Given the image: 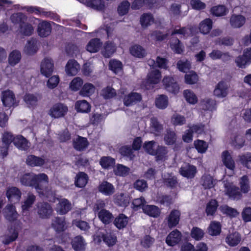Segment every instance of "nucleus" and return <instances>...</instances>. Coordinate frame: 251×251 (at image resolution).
<instances>
[{
	"instance_id": "nucleus-15",
	"label": "nucleus",
	"mask_w": 251,
	"mask_h": 251,
	"mask_svg": "<svg viewBox=\"0 0 251 251\" xmlns=\"http://www.w3.org/2000/svg\"><path fill=\"white\" fill-rule=\"evenodd\" d=\"M51 31V25L47 21H42L38 24L37 32L41 37H46L50 35Z\"/></svg>"
},
{
	"instance_id": "nucleus-11",
	"label": "nucleus",
	"mask_w": 251,
	"mask_h": 251,
	"mask_svg": "<svg viewBox=\"0 0 251 251\" xmlns=\"http://www.w3.org/2000/svg\"><path fill=\"white\" fill-rule=\"evenodd\" d=\"M129 217L123 213H120L113 221L114 226L119 230L123 229L127 226L129 222Z\"/></svg>"
},
{
	"instance_id": "nucleus-59",
	"label": "nucleus",
	"mask_w": 251,
	"mask_h": 251,
	"mask_svg": "<svg viewBox=\"0 0 251 251\" xmlns=\"http://www.w3.org/2000/svg\"><path fill=\"white\" fill-rule=\"evenodd\" d=\"M19 29L21 33L25 36H31L34 31V28L32 25L28 23H25L23 25L19 26Z\"/></svg>"
},
{
	"instance_id": "nucleus-36",
	"label": "nucleus",
	"mask_w": 251,
	"mask_h": 251,
	"mask_svg": "<svg viewBox=\"0 0 251 251\" xmlns=\"http://www.w3.org/2000/svg\"><path fill=\"white\" fill-rule=\"evenodd\" d=\"M212 26V20L210 18H206L199 24V28L200 32L205 35L209 33Z\"/></svg>"
},
{
	"instance_id": "nucleus-24",
	"label": "nucleus",
	"mask_w": 251,
	"mask_h": 251,
	"mask_svg": "<svg viewBox=\"0 0 251 251\" xmlns=\"http://www.w3.org/2000/svg\"><path fill=\"white\" fill-rule=\"evenodd\" d=\"M214 95L218 98H225L227 95V87L224 81H220L216 85L213 92Z\"/></svg>"
},
{
	"instance_id": "nucleus-60",
	"label": "nucleus",
	"mask_w": 251,
	"mask_h": 251,
	"mask_svg": "<svg viewBox=\"0 0 251 251\" xmlns=\"http://www.w3.org/2000/svg\"><path fill=\"white\" fill-rule=\"evenodd\" d=\"M130 4L127 0H123L122 1L117 7V12L120 16H124L127 14L129 11Z\"/></svg>"
},
{
	"instance_id": "nucleus-17",
	"label": "nucleus",
	"mask_w": 251,
	"mask_h": 251,
	"mask_svg": "<svg viewBox=\"0 0 251 251\" xmlns=\"http://www.w3.org/2000/svg\"><path fill=\"white\" fill-rule=\"evenodd\" d=\"M98 189L100 193L107 196L112 195L115 192L114 186L107 181H102L99 185Z\"/></svg>"
},
{
	"instance_id": "nucleus-8",
	"label": "nucleus",
	"mask_w": 251,
	"mask_h": 251,
	"mask_svg": "<svg viewBox=\"0 0 251 251\" xmlns=\"http://www.w3.org/2000/svg\"><path fill=\"white\" fill-rule=\"evenodd\" d=\"M54 64L51 59L45 58L41 64V73L46 77H49L52 74Z\"/></svg>"
},
{
	"instance_id": "nucleus-47",
	"label": "nucleus",
	"mask_w": 251,
	"mask_h": 251,
	"mask_svg": "<svg viewBox=\"0 0 251 251\" xmlns=\"http://www.w3.org/2000/svg\"><path fill=\"white\" fill-rule=\"evenodd\" d=\"M153 152L154 153L152 155L155 156L157 161H162L166 159L168 151L166 147L158 145Z\"/></svg>"
},
{
	"instance_id": "nucleus-45",
	"label": "nucleus",
	"mask_w": 251,
	"mask_h": 251,
	"mask_svg": "<svg viewBox=\"0 0 251 251\" xmlns=\"http://www.w3.org/2000/svg\"><path fill=\"white\" fill-rule=\"evenodd\" d=\"M95 90L94 85L91 83L87 82L82 85L79 94L82 97H89L94 93Z\"/></svg>"
},
{
	"instance_id": "nucleus-18",
	"label": "nucleus",
	"mask_w": 251,
	"mask_h": 251,
	"mask_svg": "<svg viewBox=\"0 0 251 251\" xmlns=\"http://www.w3.org/2000/svg\"><path fill=\"white\" fill-rule=\"evenodd\" d=\"M80 69V65L75 59H70L65 67L66 74L69 75H76Z\"/></svg>"
},
{
	"instance_id": "nucleus-34",
	"label": "nucleus",
	"mask_w": 251,
	"mask_h": 251,
	"mask_svg": "<svg viewBox=\"0 0 251 251\" xmlns=\"http://www.w3.org/2000/svg\"><path fill=\"white\" fill-rule=\"evenodd\" d=\"M130 54L137 58H143L146 55V50L139 45H134L129 48Z\"/></svg>"
},
{
	"instance_id": "nucleus-14",
	"label": "nucleus",
	"mask_w": 251,
	"mask_h": 251,
	"mask_svg": "<svg viewBox=\"0 0 251 251\" xmlns=\"http://www.w3.org/2000/svg\"><path fill=\"white\" fill-rule=\"evenodd\" d=\"M89 144V142L86 138L79 135L73 141L74 148L79 151H84L88 147Z\"/></svg>"
},
{
	"instance_id": "nucleus-51",
	"label": "nucleus",
	"mask_w": 251,
	"mask_h": 251,
	"mask_svg": "<svg viewBox=\"0 0 251 251\" xmlns=\"http://www.w3.org/2000/svg\"><path fill=\"white\" fill-rule=\"evenodd\" d=\"M119 151L122 156L127 157L130 160H133L135 157L133 150L129 146L125 145L122 146L119 148Z\"/></svg>"
},
{
	"instance_id": "nucleus-55",
	"label": "nucleus",
	"mask_w": 251,
	"mask_h": 251,
	"mask_svg": "<svg viewBox=\"0 0 251 251\" xmlns=\"http://www.w3.org/2000/svg\"><path fill=\"white\" fill-rule=\"evenodd\" d=\"M198 80V75L194 71H190L184 75V82L187 84H195Z\"/></svg>"
},
{
	"instance_id": "nucleus-49",
	"label": "nucleus",
	"mask_w": 251,
	"mask_h": 251,
	"mask_svg": "<svg viewBox=\"0 0 251 251\" xmlns=\"http://www.w3.org/2000/svg\"><path fill=\"white\" fill-rule=\"evenodd\" d=\"M218 206V202L216 200H211L206 205L205 213L206 215L207 216L214 215Z\"/></svg>"
},
{
	"instance_id": "nucleus-2",
	"label": "nucleus",
	"mask_w": 251,
	"mask_h": 251,
	"mask_svg": "<svg viewBox=\"0 0 251 251\" xmlns=\"http://www.w3.org/2000/svg\"><path fill=\"white\" fill-rule=\"evenodd\" d=\"M164 89L168 93L177 95L180 90V86L176 79L172 76H165L162 81Z\"/></svg>"
},
{
	"instance_id": "nucleus-28",
	"label": "nucleus",
	"mask_w": 251,
	"mask_h": 251,
	"mask_svg": "<svg viewBox=\"0 0 251 251\" xmlns=\"http://www.w3.org/2000/svg\"><path fill=\"white\" fill-rule=\"evenodd\" d=\"M13 144L17 148L23 151H27L29 148L27 140L22 135H18L15 137Z\"/></svg>"
},
{
	"instance_id": "nucleus-58",
	"label": "nucleus",
	"mask_w": 251,
	"mask_h": 251,
	"mask_svg": "<svg viewBox=\"0 0 251 251\" xmlns=\"http://www.w3.org/2000/svg\"><path fill=\"white\" fill-rule=\"evenodd\" d=\"M183 95L186 101L191 104H195L198 102V98L196 94L191 90H185Z\"/></svg>"
},
{
	"instance_id": "nucleus-3",
	"label": "nucleus",
	"mask_w": 251,
	"mask_h": 251,
	"mask_svg": "<svg viewBox=\"0 0 251 251\" xmlns=\"http://www.w3.org/2000/svg\"><path fill=\"white\" fill-rule=\"evenodd\" d=\"M68 111L67 106L61 102L54 104L50 108L49 114L52 118L58 119L64 117Z\"/></svg>"
},
{
	"instance_id": "nucleus-30",
	"label": "nucleus",
	"mask_w": 251,
	"mask_h": 251,
	"mask_svg": "<svg viewBox=\"0 0 251 251\" xmlns=\"http://www.w3.org/2000/svg\"><path fill=\"white\" fill-rule=\"evenodd\" d=\"M98 217L101 222L105 225L110 224L114 220L113 214L105 209H101L98 213Z\"/></svg>"
},
{
	"instance_id": "nucleus-57",
	"label": "nucleus",
	"mask_w": 251,
	"mask_h": 251,
	"mask_svg": "<svg viewBox=\"0 0 251 251\" xmlns=\"http://www.w3.org/2000/svg\"><path fill=\"white\" fill-rule=\"evenodd\" d=\"M220 210L223 214L226 215L231 218L236 217L239 214L236 209L232 208L227 205L221 206Z\"/></svg>"
},
{
	"instance_id": "nucleus-50",
	"label": "nucleus",
	"mask_w": 251,
	"mask_h": 251,
	"mask_svg": "<svg viewBox=\"0 0 251 251\" xmlns=\"http://www.w3.org/2000/svg\"><path fill=\"white\" fill-rule=\"evenodd\" d=\"M21 53L18 50H15L12 51L8 56V63L11 66L17 64L21 59Z\"/></svg>"
},
{
	"instance_id": "nucleus-46",
	"label": "nucleus",
	"mask_w": 251,
	"mask_h": 251,
	"mask_svg": "<svg viewBox=\"0 0 251 251\" xmlns=\"http://www.w3.org/2000/svg\"><path fill=\"white\" fill-rule=\"evenodd\" d=\"M201 184L204 189L214 187L215 183L213 177L210 175H204L201 178Z\"/></svg>"
},
{
	"instance_id": "nucleus-22",
	"label": "nucleus",
	"mask_w": 251,
	"mask_h": 251,
	"mask_svg": "<svg viewBox=\"0 0 251 251\" xmlns=\"http://www.w3.org/2000/svg\"><path fill=\"white\" fill-rule=\"evenodd\" d=\"M180 174L184 177L193 178L197 173L196 167L188 164L185 167H181L179 170Z\"/></svg>"
},
{
	"instance_id": "nucleus-44",
	"label": "nucleus",
	"mask_w": 251,
	"mask_h": 251,
	"mask_svg": "<svg viewBox=\"0 0 251 251\" xmlns=\"http://www.w3.org/2000/svg\"><path fill=\"white\" fill-rule=\"evenodd\" d=\"M154 19L150 13H143L140 17V22L141 26L146 28L154 23Z\"/></svg>"
},
{
	"instance_id": "nucleus-38",
	"label": "nucleus",
	"mask_w": 251,
	"mask_h": 251,
	"mask_svg": "<svg viewBox=\"0 0 251 251\" xmlns=\"http://www.w3.org/2000/svg\"><path fill=\"white\" fill-rule=\"evenodd\" d=\"M91 105L86 100H77L75 104V108L77 112L88 113L91 110Z\"/></svg>"
},
{
	"instance_id": "nucleus-40",
	"label": "nucleus",
	"mask_w": 251,
	"mask_h": 251,
	"mask_svg": "<svg viewBox=\"0 0 251 251\" xmlns=\"http://www.w3.org/2000/svg\"><path fill=\"white\" fill-rule=\"evenodd\" d=\"M66 225L64 217H55L52 221L51 225L55 231L60 233L65 230V226Z\"/></svg>"
},
{
	"instance_id": "nucleus-52",
	"label": "nucleus",
	"mask_w": 251,
	"mask_h": 251,
	"mask_svg": "<svg viewBox=\"0 0 251 251\" xmlns=\"http://www.w3.org/2000/svg\"><path fill=\"white\" fill-rule=\"evenodd\" d=\"M27 17L22 12L14 13L11 16V20L14 24L23 25L27 21Z\"/></svg>"
},
{
	"instance_id": "nucleus-32",
	"label": "nucleus",
	"mask_w": 251,
	"mask_h": 251,
	"mask_svg": "<svg viewBox=\"0 0 251 251\" xmlns=\"http://www.w3.org/2000/svg\"><path fill=\"white\" fill-rule=\"evenodd\" d=\"M246 22V18L241 15L233 14L230 19L231 26L234 28H240Z\"/></svg>"
},
{
	"instance_id": "nucleus-25",
	"label": "nucleus",
	"mask_w": 251,
	"mask_h": 251,
	"mask_svg": "<svg viewBox=\"0 0 251 251\" xmlns=\"http://www.w3.org/2000/svg\"><path fill=\"white\" fill-rule=\"evenodd\" d=\"M222 158L224 165L227 169L231 170H234L235 163L228 151H225L222 152Z\"/></svg>"
},
{
	"instance_id": "nucleus-6",
	"label": "nucleus",
	"mask_w": 251,
	"mask_h": 251,
	"mask_svg": "<svg viewBox=\"0 0 251 251\" xmlns=\"http://www.w3.org/2000/svg\"><path fill=\"white\" fill-rule=\"evenodd\" d=\"M180 216L181 213L179 210L177 209L171 210L166 219L168 227L170 229L176 227L180 221Z\"/></svg>"
},
{
	"instance_id": "nucleus-29",
	"label": "nucleus",
	"mask_w": 251,
	"mask_h": 251,
	"mask_svg": "<svg viewBox=\"0 0 251 251\" xmlns=\"http://www.w3.org/2000/svg\"><path fill=\"white\" fill-rule=\"evenodd\" d=\"M26 163L32 167L42 166L45 164V160L41 157L30 154L27 156Z\"/></svg>"
},
{
	"instance_id": "nucleus-61",
	"label": "nucleus",
	"mask_w": 251,
	"mask_h": 251,
	"mask_svg": "<svg viewBox=\"0 0 251 251\" xmlns=\"http://www.w3.org/2000/svg\"><path fill=\"white\" fill-rule=\"evenodd\" d=\"M130 169L123 164H118L114 170L115 174L120 176H126L129 174Z\"/></svg>"
},
{
	"instance_id": "nucleus-64",
	"label": "nucleus",
	"mask_w": 251,
	"mask_h": 251,
	"mask_svg": "<svg viewBox=\"0 0 251 251\" xmlns=\"http://www.w3.org/2000/svg\"><path fill=\"white\" fill-rule=\"evenodd\" d=\"M83 83L82 78L79 77H75L70 82V88L71 90L76 92L81 88Z\"/></svg>"
},
{
	"instance_id": "nucleus-54",
	"label": "nucleus",
	"mask_w": 251,
	"mask_h": 251,
	"mask_svg": "<svg viewBox=\"0 0 251 251\" xmlns=\"http://www.w3.org/2000/svg\"><path fill=\"white\" fill-rule=\"evenodd\" d=\"M239 185L241 193L246 194L250 190L249 179L247 175L242 176L239 180Z\"/></svg>"
},
{
	"instance_id": "nucleus-12",
	"label": "nucleus",
	"mask_w": 251,
	"mask_h": 251,
	"mask_svg": "<svg viewBox=\"0 0 251 251\" xmlns=\"http://www.w3.org/2000/svg\"><path fill=\"white\" fill-rule=\"evenodd\" d=\"M1 100L3 104L10 108L14 105L16 103V99L14 93L10 90L4 91L2 93Z\"/></svg>"
},
{
	"instance_id": "nucleus-42",
	"label": "nucleus",
	"mask_w": 251,
	"mask_h": 251,
	"mask_svg": "<svg viewBox=\"0 0 251 251\" xmlns=\"http://www.w3.org/2000/svg\"><path fill=\"white\" fill-rule=\"evenodd\" d=\"M169 104L168 97L164 94L159 95L155 98V106L160 109H165L167 107Z\"/></svg>"
},
{
	"instance_id": "nucleus-31",
	"label": "nucleus",
	"mask_w": 251,
	"mask_h": 251,
	"mask_svg": "<svg viewBox=\"0 0 251 251\" xmlns=\"http://www.w3.org/2000/svg\"><path fill=\"white\" fill-rule=\"evenodd\" d=\"M116 47L114 43L112 42L107 41L104 44L101 54L105 58H109L116 51Z\"/></svg>"
},
{
	"instance_id": "nucleus-27",
	"label": "nucleus",
	"mask_w": 251,
	"mask_h": 251,
	"mask_svg": "<svg viewBox=\"0 0 251 251\" xmlns=\"http://www.w3.org/2000/svg\"><path fill=\"white\" fill-rule=\"evenodd\" d=\"M8 233L4 235V239L2 241V243L5 245H8L15 241L19 235L18 230L12 227L8 228Z\"/></svg>"
},
{
	"instance_id": "nucleus-53",
	"label": "nucleus",
	"mask_w": 251,
	"mask_h": 251,
	"mask_svg": "<svg viewBox=\"0 0 251 251\" xmlns=\"http://www.w3.org/2000/svg\"><path fill=\"white\" fill-rule=\"evenodd\" d=\"M115 164V160L110 156H102L100 160V164L105 169L111 168Z\"/></svg>"
},
{
	"instance_id": "nucleus-26",
	"label": "nucleus",
	"mask_w": 251,
	"mask_h": 251,
	"mask_svg": "<svg viewBox=\"0 0 251 251\" xmlns=\"http://www.w3.org/2000/svg\"><path fill=\"white\" fill-rule=\"evenodd\" d=\"M241 241V235L237 231L227 234L226 238V243L230 247L237 246Z\"/></svg>"
},
{
	"instance_id": "nucleus-9",
	"label": "nucleus",
	"mask_w": 251,
	"mask_h": 251,
	"mask_svg": "<svg viewBox=\"0 0 251 251\" xmlns=\"http://www.w3.org/2000/svg\"><path fill=\"white\" fill-rule=\"evenodd\" d=\"M72 248L75 251H85L87 243L81 235H77L74 237L71 241Z\"/></svg>"
},
{
	"instance_id": "nucleus-48",
	"label": "nucleus",
	"mask_w": 251,
	"mask_h": 251,
	"mask_svg": "<svg viewBox=\"0 0 251 251\" xmlns=\"http://www.w3.org/2000/svg\"><path fill=\"white\" fill-rule=\"evenodd\" d=\"M222 226L219 222L211 221L208 228V233L212 236L219 235L221 232Z\"/></svg>"
},
{
	"instance_id": "nucleus-1",
	"label": "nucleus",
	"mask_w": 251,
	"mask_h": 251,
	"mask_svg": "<svg viewBox=\"0 0 251 251\" xmlns=\"http://www.w3.org/2000/svg\"><path fill=\"white\" fill-rule=\"evenodd\" d=\"M22 185L34 188L40 197L45 195L48 189L49 177L45 173L37 175L34 173H25L20 177Z\"/></svg>"
},
{
	"instance_id": "nucleus-63",
	"label": "nucleus",
	"mask_w": 251,
	"mask_h": 251,
	"mask_svg": "<svg viewBox=\"0 0 251 251\" xmlns=\"http://www.w3.org/2000/svg\"><path fill=\"white\" fill-rule=\"evenodd\" d=\"M194 145L198 152L201 153H205L208 147V144L205 141L200 139L195 140Z\"/></svg>"
},
{
	"instance_id": "nucleus-13",
	"label": "nucleus",
	"mask_w": 251,
	"mask_h": 251,
	"mask_svg": "<svg viewBox=\"0 0 251 251\" xmlns=\"http://www.w3.org/2000/svg\"><path fill=\"white\" fill-rule=\"evenodd\" d=\"M56 211L60 215H65L72 209V204L67 199H61L57 204Z\"/></svg>"
},
{
	"instance_id": "nucleus-62",
	"label": "nucleus",
	"mask_w": 251,
	"mask_h": 251,
	"mask_svg": "<svg viewBox=\"0 0 251 251\" xmlns=\"http://www.w3.org/2000/svg\"><path fill=\"white\" fill-rule=\"evenodd\" d=\"M241 164L248 169H251V153L247 152L239 156Z\"/></svg>"
},
{
	"instance_id": "nucleus-16",
	"label": "nucleus",
	"mask_w": 251,
	"mask_h": 251,
	"mask_svg": "<svg viewBox=\"0 0 251 251\" xmlns=\"http://www.w3.org/2000/svg\"><path fill=\"white\" fill-rule=\"evenodd\" d=\"M142 98L140 94L137 92H131L124 97V104L126 106H129L140 101Z\"/></svg>"
},
{
	"instance_id": "nucleus-35",
	"label": "nucleus",
	"mask_w": 251,
	"mask_h": 251,
	"mask_svg": "<svg viewBox=\"0 0 251 251\" xmlns=\"http://www.w3.org/2000/svg\"><path fill=\"white\" fill-rule=\"evenodd\" d=\"M245 143V139L242 134L237 133L231 139V145L236 149H240L243 148Z\"/></svg>"
},
{
	"instance_id": "nucleus-43",
	"label": "nucleus",
	"mask_w": 251,
	"mask_h": 251,
	"mask_svg": "<svg viewBox=\"0 0 251 251\" xmlns=\"http://www.w3.org/2000/svg\"><path fill=\"white\" fill-rule=\"evenodd\" d=\"M143 211L150 217L156 218L160 214L159 208L153 205H146L143 207Z\"/></svg>"
},
{
	"instance_id": "nucleus-23",
	"label": "nucleus",
	"mask_w": 251,
	"mask_h": 251,
	"mask_svg": "<svg viewBox=\"0 0 251 251\" xmlns=\"http://www.w3.org/2000/svg\"><path fill=\"white\" fill-rule=\"evenodd\" d=\"M89 177L84 172H79L76 175L75 180V185L77 188H83L88 183Z\"/></svg>"
},
{
	"instance_id": "nucleus-5",
	"label": "nucleus",
	"mask_w": 251,
	"mask_h": 251,
	"mask_svg": "<svg viewBox=\"0 0 251 251\" xmlns=\"http://www.w3.org/2000/svg\"><path fill=\"white\" fill-rule=\"evenodd\" d=\"M226 194L232 200H239L242 197V194L238 187L233 183L225 185Z\"/></svg>"
},
{
	"instance_id": "nucleus-21",
	"label": "nucleus",
	"mask_w": 251,
	"mask_h": 251,
	"mask_svg": "<svg viewBox=\"0 0 251 251\" xmlns=\"http://www.w3.org/2000/svg\"><path fill=\"white\" fill-rule=\"evenodd\" d=\"M161 78V73L157 69L152 70L150 72L146 79V82L149 84H157Z\"/></svg>"
},
{
	"instance_id": "nucleus-33",
	"label": "nucleus",
	"mask_w": 251,
	"mask_h": 251,
	"mask_svg": "<svg viewBox=\"0 0 251 251\" xmlns=\"http://www.w3.org/2000/svg\"><path fill=\"white\" fill-rule=\"evenodd\" d=\"M172 50L176 54H181L184 50V47L181 41L177 38H172L170 43Z\"/></svg>"
},
{
	"instance_id": "nucleus-7",
	"label": "nucleus",
	"mask_w": 251,
	"mask_h": 251,
	"mask_svg": "<svg viewBox=\"0 0 251 251\" xmlns=\"http://www.w3.org/2000/svg\"><path fill=\"white\" fill-rule=\"evenodd\" d=\"M6 196L10 202L16 203L20 201L22 193L17 187L12 186L7 188Z\"/></svg>"
},
{
	"instance_id": "nucleus-10",
	"label": "nucleus",
	"mask_w": 251,
	"mask_h": 251,
	"mask_svg": "<svg viewBox=\"0 0 251 251\" xmlns=\"http://www.w3.org/2000/svg\"><path fill=\"white\" fill-rule=\"evenodd\" d=\"M181 237V233L178 229H175L168 235L166 243L169 246H174L180 241Z\"/></svg>"
},
{
	"instance_id": "nucleus-39",
	"label": "nucleus",
	"mask_w": 251,
	"mask_h": 251,
	"mask_svg": "<svg viewBox=\"0 0 251 251\" xmlns=\"http://www.w3.org/2000/svg\"><path fill=\"white\" fill-rule=\"evenodd\" d=\"M211 13L215 17L226 16L229 12L228 9L224 5H218L211 8Z\"/></svg>"
},
{
	"instance_id": "nucleus-56",
	"label": "nucleus",
	"mask_w": 251,
	"mask_h": 251,
	"mask_svg": "<svg viewBox=\"0 0 251 251\" xmlns=\"http://www.w3.org/2000/svg\"><path fill=\"white\" fill-rule=\"evenodd\" d=\"M104 237V243L109 247L114 246L117 242L116 235L111 232H107L105 230V236Z\"/></svg>"
},
{
	"instance_id": "nucleus-37",
	"label": "nucleus",
	"mask_w": 251,
	"mask_h": 251,
	"mask_svg": "<svg viewBox=\"0 0 251 251\" xmlns=\"http://www.w3.org/2000/svg\"><path fill=\"white\" fill-rule=\"evenodd\" d=\"M4 216L9 222L16 221L18 217V213L16 210L15 206L12 204L8 205L4 211Z\"/></svg>"
},
{
	"instance_id": "nucleus-4",
	"label": "nucleus",
	"mask_w": 251,
	"mask_h": 251,
	"mask_svg": "<svg viewBox=\"0 0 251 251\" xmlns=\"http://www.w3.org/2000/svg\"><path fill=\"white\" fill-rule=\"evenodd\" d=\"M37 212L39 218L46 219L51 216L53 209L50 204L48 202H38L37 204Z\"/></svg>"
},
{
	"instance_id": "nucleus-20",
	"label": "nucleus",
	"mask_w": 251,
	"mask_h": 251,
	"mask_svg": "<svg viewBox=\"0 0 251 251\" xmlns=\"http://www.w3.org/2000/svg\"><path fill=\"white\" fill-rule=\"evenodd\" d=\"M177 139L176 133L171 129H167L164 135V141L166 145L172 146L175 145L174 150H176L177 147L176 145Z\"/></svg>"
},
{
	"instance_id": "nucleus-41",
	"label": "nucleus",
	"mask_w": 251,
	"mask_h": 251,
	"mask_svg": "<svg viewBox=\"0 0 251 251\" xmlns=\"http://www.w3.org/2000/svg\"><path fill=\"white\" fill-rule=\"evenodd\" d=\"M38 50L37 41L32 38L28 40L25 48V51L28 55H33L36 53Z\"/></svg>"
},
{
	"instance_id": "nucleus-19",
	"label": "nucleus",
	"mask_w": 251,
	"mask_h": 251,
	"mask_svg": "<svg viewBox=\"0 0 251 251\" xmlns=\"http://www.w3.org/2000/svg\"><path fill=\"white\" fill-rule=\"evenodd\" d=\"M102 45V42L100 39L98 38H94L91 39L87 44L86 49L91 53L98 52Z\"/></svg>"
}]
</instances>
